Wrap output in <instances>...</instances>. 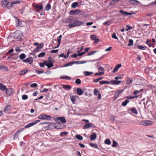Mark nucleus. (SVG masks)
<instances>
[{"label":"nucleus","instance_id":"nucleus-1","mask_svg":"<svg viewBox=\"0 0 156 156\" xmlns=\"http://www.w3.org/2000/svg\"><path fill=\"white\" fill-rule=\"evenodd\" d=\"M66 23H69L68 26L70 28L79 26L83 25L84 22L83 21L78 20L75 17H72L68 18L66 20Z\"/></svg>","mask_w":156,"mask_h":156},{"label":"nucleus","instance_id":"nucleus-2","mask_svg":"<svg viewBox=\"0 0 156 156\" xmlns=\"http://www.w3.org/2000/svg\"><path fill=\"white\" fill-rule=\"evenodd\" d=\"M20 0H16L12 2H8L6 0H4L2 1L1 3L3 7H8L9 5L10 4V7H12L13 5L20 4Z\"/></svg>","mask_w":156,"mask_h":156},{"label":"nucleus","instance_id":"nucleus-3","mask_svg":"<svg viewBox=\"0 0 156 156\" xmlns=\"http://www.w3.org/2000/svg\"><path fill=\"white\" fill-rule=\"evenodd\" d=\"M112 83V84L115 85H118L121 82V81L117 80H112L110 81V82L107 81L105 80H103L99 82V83L101 84H103L105 83L109 84L110 83Z\"/></svg>","mask_w":156,"mask_h":156},{"label":"nucleus","instance_id":"nucleus-4","mask_svg":"<svg viewBox=\"0 0 156 156\" xmlns=\"http://www.w3.org/2000/svg\"><path fill=\"white\" fill-rule=\"evenodd\" d=\"M38 118L41 120H48L51 119V116L49 115L42 114L39 115Z\"/></svg>","mask_w":156,"mask_h":156},{"label":"nucleus","instance_id":"nucleus-5","mask_svg":"<svg viewBox=\"0 0 156 156\" xmlns=\"http://www.w3.org/2000/svg\"><path fill=\"white\" fill-rule=\"evenodd\" d=\"M40 121V120H36L35 121H34L32 122L29 123L28 124H27V125L25 126H24V128H28L30 127H31V126L34 125L37 123L39 122Z\"/></svg>","mask_w":156,"mask_h":156},{"label":"nucleus","instance_id":"nucleus-6","mask_svg":"<svg viewBox=\"0 0 156 156\" xmlns=\"http://www.w3.org/2000/svg\"><path fill=\"white\" fill-rule=\"evenodd\" d=\"M90 127L95 128V126L93 123H90L88 124H86L83 126V129H87L89 128Z\"/></svg>","mask_w":156,"mask_h":156},{"label":"nucleus","instance_id":"nucleus-7","mask_svg":"<svg viewBox=\"0 0 156 156\" xmlns=\"http://www.w3.org/2000/svg\"><path fill=\"white\" fill-rule=\"evenodd\" d=\"M81 11L80 9H76L75 10H71L70 11L69 13L70 14L73 15H76L80 13Z\"/></svg>","mask_w":156,"mask_h":156},{"label":"nucleus","instance_id":"nucleus-8","mask_svg":"<svg viewBox=\"0 0 156 156\" xmlns=\"http://www.w3.org/2000/svg\"><path fill=\"white\" fill-rule=\"evenodd\" d=\"M22 61L24 62L28 63L30 64H31L33 62V60L32 57H29L25 60H23Z\"/></svg>","mask_w":156,"mask_h":156},{"label":"nucleus","instance_id":"nucleus-9","mask_svg":"<svg viewBox=\"0 0 156 156\" xmlns=\"http://www.w3.org/2000/svg\"><path fill=\"white\" fill-rule=\"evenodd\" d=\"M6 90V93L8 95H11L13 92L14 89L12 88H10L8 89L7 88V89Z\"/></svg>","mask_w":156,"mask_h":156},{"label":"nucleus","instance_id":"nucleus-10","mask_svg":"<svg viewBox=\"0 0 156 156\" xmlns=\"http://www.w3.org/2000/svg\"><path fill=\"white\" fill-rule=\"evenodd\" d=\"M123 91L122 90H118L114 94V100H115L116 99L119 94H121V93H122Z\"/></svg>","mask_w":156,"mask_h":156},{"label":"nucleus","instance_id":"nucleus-11","mask_svg":"<svg viewBox=\"0 0 156 156\" xmlns=\"http://www.w3.org/2000/svg\"><path fill=\"white\" fill-rule=\"evenodd\" d=\"M23 36V34L20 31H17L16 33L15 37L18 39H20Z\"/></svg>","mask_w":156,"mask_h":156},{"label":"nucleus","instance_id":"nucleus-12","mask_svg":"<svg viewBox=\"0 0 156 156\" xmlns=\"http://www.w3.org/2000/svg\"><path fill=\"white\" fill-rule=\"evenodd\" d=\"M121 66L122 65L121 64H118L116 66L112 71L113 73H115L121 67Z\"/></svg>","mask_w":156,"mask_h":156},{"label":"nucleus","instance_id":"nucleus-13","mask_svg":"<svg viewBox=\"0 0 156 156\" xmlns=\"http://www.w3.org/2000/svg\"><path fill=\"white\" fill-rule=\"evenodd\" d=\"M97 137V135L95 133H93L90 135V138L91 140H95Z\"/></svg>","mask_w":156,"mask_h":156},{"label":"nucleus","instance_id":"nucleus-14","mask_svg":"<svg viewBox=\"0 0 156 156\" xmlns=\"http://www.w3.org/2000/svg\"><path fill=\"white\" fill-rule=\"evenodd\" d=\"M10 105H8L5 108L4 112L6 113H9L10 111Z\"/></svg>","mask_w":156,"mask_h":156},{"label":"nucleus","instance_id":"nucleus-15","mask_svg":"<svg viewBox=\"0 0 156 156\" xmlns=\"http://www.w3.org/2000/svg\"><path fill=\"white\" fill-rule=\"evenodd\" d=\"M57 119L64 123H65L66 122V120L64 117H58L57 118Z\"/></svg>","mask_w":156,"mask_h":156},{"label":"nucleus","instance_id":"nucleus-16","mask_svg":"<svg viewBox=\"0 0 156 156\" xmlns=\"http://www.w3.org/2000/svg\"><path fill=\"white\" fill-rule=\"evenodd\" d=\"M35 7L36 8V10L38 11V9L41 10L43 9V7L41 5H36Z\"/></svg>","mask_w":156,"mask_h":156},{"label":"nucleus","instance_id":"nucleus-17","mask_svg":"<svg viewBox=\"0 0 156 156\" xmlns=\"http://www.w3.org/2000/svg\"><path fill=\"white\" fill-rule=\"evenodd\" d=\"M28 71V70L27 69L23 70L20 72L19 75H23L26 74Z\"/></svg>","mask_w":156,"mask_h":156},{"label":"nucleus","instance_id":"nucleus-18","mask_svg":"<svg viewBox=\"0 0 156 156\" xmlns=\"http://www.w3.org/2000/svg\"><path fill=\"white\" fill-rule=\"evenodd\" d=\"M6 89H7L6 86L0 83V90L4 91Z\"/></svg>","mask_w":156,"mask_h":156},{"label":"nucleus","instance_id":"nucleus-19","mask_svg":"<svg viewBox=\"0 0 156 156\" xmlns=\"http://www.w3.org/2000/svg\"><path fill=\"white\" fill-rule=\"evenodd\" d=\"M130 2L132 4L136 5H138L139 3V2L138 1L134 0H131Z\"/></svg>","mask_w":156,"mask_h":156},{"label":"nucleus","instance_id":"nucleus-20","mask_svg":"<svg viewBox=\"0 0 156 156\" xmlns=\"http://www.w3.org/2000/svg\"><path fill=\"white\" fill-rule=\"evenodd\" d=\"M62 87L63 88L67 90H69L71 88V86H70L66 85H63Z\"/></svg>","mask_w":156,"mask_h":156},{"label":"nucleus","instance_id":"nucleus-21","mask_svg":"<svg viewBox=\"0 0 156 156\" xmlns=\"http://www.w3.org/2000/svg\"><path fill=\"white\" fill-rule=\"evenodd\" d=\"M76 92L77 94L80 95H81L83 93V91L80 88H78L77 89Z\"/></svg>","mask_w":156,"mask_h":156},{"label":"nucleus","instance_id":"nucleus-22","mask_svg":"<svg viewBox=\"0 0 156 156\" xmlns=\"http://www.w3.org/2000/svg\"><path fill=\"white\" fill-rule=\"evenodd\" d=\"M43 46V44H40L38 47H37L36 48L34 49L35 52H38L39 50L41 49Z\"/></svg>","mask_w":156,"mask_h":156},{"label":"nucleus","instance_id":"nucleus-23","mask_svg":"<svg viewBox=\"0 0 156 156\" xmlns=\"http://www.w3.org/2000/svg\"><path fill=\"white\" fill-rule=\"evenodd\" d=\"M69 56V51L68 52V53L66 55H65L64 53H62L61 54L59 55V56L60 57H64L65 58H67Z\"/></svg>","mask_w":156,"mask_h":156},{"label":"nucleus","instance_id":"nucleus-24","mask_svg":"<svg viewBox=\"0 0 156 156\" xmlns=\"http://www.w3.org/2000/svg\"><path fill=\"white\" fill-rule=\"evenodd\" d=\"M89 145L91 147L93 148H95L96 149H97L98 148V146L97 145V144H94L93 143H91L89 144Z\"/></svg>","mask_w":156,"mask_h":156},{"label":"nucleus","instance_id":"nucleus-25","mask_svg":"<svg viewBox=\"0 0 156 156\" xmlns=\"http://www.w3.org/2000/svg\"><path fill=\"white\" fill-rule=\"evenodd\" d=\"M129 102V100L128 99H126L122 103V105L123 106H125Z\"/></svg>","mask_w":156,"mask_h":156},{"label":"nucleus","instance_id":"nucleus-26","mask_svg":"<svg viewBox=\"0 0 156 156\" xmlns=\"http://www.w3.org/2000/svg\"><path fill=\"white\" fill-rule=\"evenodd\" d=\"M83 73L84 75L86 76L90 75L93 73L92 72H89L88 71L84 72Z\"/></svg>","mask_w":156,"mask_h":156},{"label":"nucleus","instance_id":"nucleus-27","mask_svg":"<svg viewBox=\"0 0 156 156\" xmlns=\"http://www.w3.org/2000/svg\"><path fill=\"white\" fill-rule=\"evenodd\" d=\"M76 138L79 140H81L83 139V137L80 135H76L75 136Z\"/></svg>","mask_w":156,"mask_h":156},{"label":"nucleus","instance_id":"nucleus-28","mask_svg":"<svg viewBox=\"0 0 156 156\" xmlns=\"http://www.w3.org/2000/svg\"><path fill=\"white\" fill-rule=\"evenodd\" d=\"M26 57V55L24 53L21 54L19 56L20 58V59H23Z\"/></svg>","mask_w":156,"mask_h":156},{"label":"nucleus","instance_id":"nucleus-29","mask_svg":"<svg viewBox=\"0 0 156 156\" xmlns=\"http://www.w3.org/2000/svg\"><path fill=\"white\" fill-rule=\"evenodd\" d=\"M78 5V2H74L71 5V6L73 8L76 7Z\"/></svg>","mask_w":156,"mask_h":156},{"label":"nucleus","instance_id":"nucleus-30","mask_svg":"<svg viewBox=\"0 0 156 156\" xmlns=\"http://www.w3.org/2000/svg\"><path fill=\"white\" fill-rule=\"evenodd\" d=\"M98 70L100 72H103V74H104L105 73V70L103 67L100 66L99 67L98 69Z\"/></svg>","mask_w":156,"mask_h":156},{"label":"nucleus","instance_id":"nucleus-31","mask_svg":"<svg viewBox=\"0 0 156 156\" xmlns=\"http://www.w3.org/2000/svg\"><path fill=\"white\" fill-rule=\"evenodd\" d=\"M51 9V6L50 4H48L45 7V9L46 11H48Z\"/></svg>","mask_w":156,"mask_h":156},{"label":"nucleus","instance_id":"nucleus-32","mask_svg":"<svg viewBox=\"0 0 156 156\" xmlns=\"http://www.w3.org/2000/svg\"><path fill=\"white\" fill-rule=\"evenodd\" d=\"M61 79H65L67 80H71V78L70 77L68 76H61L60 77Z\"/></svg>","mask_w":156,"mask_h":156},{"label":"nucleus","instance_id":"nucleus-33","mask_svg":"<svg viewBox=\"0 0 156 156\" xmlns=\"http://www.w3.org/2000/svg\"><path fill=\"white\" fill-rule=\"evenodd\" d=\"M45 55V53L44 52H42L40 53L38 55V57L39 58H41L44 57Z\"/></svg>","mask_w":156,"mask_h":156},{"label":"nucleus","instance_id":"nucleus-34","mask_svg":"<svg viewBox=\"0 0 156 156\" xmlns=\"http://www.w3.org/2000/svg\"><path fill=\"white\" fill-rule=\"evenodd\" d=\"M112 142L113 144L112 145V146L113 147H115L117 146L118 144L117 142L116 141H115V140H113Z\"/></svg>","mask_w":156,"mask_h":156},{"label":"nucleus","instance_id":"nucleus-35","mask_svg":"<svg viewBox=\"0 0 156 156\" xmlns=\"http://www.w3.org/2000/svg\"><path fill=\"white\" fill-rule=\"evenodd\" d=\"M98 51H92L90 52L87 54L88 55L90 56L94 55L96 52H98Z\"/></svg>","mask_w":156,"mask_h":156},{"label":"nucleus","instance_id":"nucleus-36","mask_svg":"<svg viewBox=\"0 0 156 156\" xmlns=\"http://www.w3.org/2000/svg\"><path fill=\"white\" fill-rule=\"evenodd\" d=\"M130 110L131 111L133 112L135 114H137V111L136 109L134 108H131L130 109Z\"/></svg>","mask_w":156,"mask_h":156},{"label":"nucleus","instance_id":"nucleus-37","mask_svg":"<svg viewBox=\"0 0 156 156\" xmlns=\"http://www.w3.org/2000/svg\"><path fill=\"white\" fill-rule=\"evenodd\" d=\"M47 66L48 68V69H49L50 68L54 66L53 63H48Z\"/></svg>","mask_w":156,"mask_h":156},{"label":"nucleus","instance_id":"nucleus-38","mask_svg":"<svg viewBox=\"0 0 156 156\" xmlns=\"http://www.w3.org/2000/svg\"><path fill=\"white\" fill-rule=\"evenodd\" d=\"M105 144H107L108 145H109L111 144V142L109 139H106L105 140Z\"/></svg>","mask_w":156,"mask_h":156},{"label":"nucleus","instance_id":"nucleus-39","mask_svg":"<svg viewBox=\"0 0 156 156\" xmlns=\"http://www.w3.org/2000/svg\"><path fill=\"white\" fill-rule=\"evenodd\" d=\"M133 41L132 39H129V43L128 44V46H130L133 45Z\"/></svg>","mask_w":156,"mask_h":156},{"label":"nucleus","instance_id":"nucleus-40","mask_svg":"<svg viewBox=\"0 0 156 156\" xmlns=\"http://www.w3.org/2000/svg\"><path fill=\"white\" fill-rule=\"evenodd\" d=\"M147 44L148 45V46H149L150 47H151V46L153 47V46L154 45L153 43L150 42L148 40H147Z\"/></svg>","mask_w":156,"mask_h":156},{"label":"nucleus","instance_id":"nucleus-41","mask_svg":"<svg viewBox=\"0 0 156 156\" xmlns=\"http://www.w3.org/2000/svg\"><path fill=\"white\" fill-rule=\"evenodd\" d=\"M111 23V21L109 20H108L106 22H105L103 23V24L105 25L109 26L110 25Z\"/></svg>","mask_w":156,"mask_h":156},{"label":"nucleus","instance_id":"nucleus-42","mask_svg":"<svg viewBox=\"0 0 156 156\" xmlns=\"http://www.w3.org/2000/svg\"><path fill=\"white\" fill-rule=\"evenodd\" d=\"M75 83L78 84H80L81 83V80L79 79H76L75 80Z\"/></svg>","mask_w":156,"mask_h":156},{"label":"nucleus","instance_id":"nucleus-43","mask_svg":"<svg viewBox=\"0 0 156 156\" xmlns=\"http://www.w3.org/2000/svg\"><path fill=\"white\" fill-rule=\"evenodd\" d=\"M28 98L27 95H22V98L23 100H27Z\"/></svg>","mask_w":156,"mask_h":156},{"label":"nucleus","instance_id":"nucleus-44","mask_svg":"<svg viewBox=\"0 0 156 156\" xmlns=\"http://www.w3.org/2000/svg\"><path fill=\"white\" fill-rule=\"evenodd\" d=\"M61 39H60V38H58V40H57V41L58 42V45L56 47L53 48H57L60 45V42H61Z\"/></svg>","mask_w":156,"mask_h":156},{"label":"nucleus","instance_id":"nucleus-45","mask_svg":"<svg viewBox=\"0 0 156 156\" xmlns=\"http://www.w3.org/2000/svg\"><path fill=\"white\" fill-rule=\"evenodd\" d=\"M47 61L48 62V63H53L52 62L53 59L51 57H49L48 58Z\"/></svg>","mask_w":156,"mask_h":156},{"label":"nucleus","instance_id":"nucleus-46","mask_svg":"<svg viewBox=\"0 0 156 156\" xmlns=\"http://www.w3.org/2000/svg\"><path fill=\"white\" fill-rule=\"evenodd\" d=\"M137 47L138 49L141 50H144L145 49V47H144L141 45H138Z\"/></svg>","mask_w":156,"mask_h":156},{"label":"nucleus","instance_id":"nucleus-47","mask_svg":"<svg viewBox=\"0 0 156 156\" xmlns=\"http://www.w3.org/2000/svg\"><path fill=\"white\" fill-rule=\"evenodd\" d=\"M153 122L151 120H147V126H149L152 124Z\"/></svg>","mask_w":156,"mask_h":156},{"label":"nucleus","instance_id":"nucleus-48","mask_svg":"<svg viewBox=\"0 0 156 156\" xmlns=\"http://www.w3.org/2000/svg\"><path fill=\"white\" fill-rule=\"evenodd\" d=\"M35 71L36 73H37L38 74H39L43 73H44L43 70L39 71L37 70H35Z\"/></svg>","mask_w":156,"mask_h":156},{"label":"nucleus","instance_id":"nucleus-49","mask_svg":"<svg viewBox=\"0 0 156 156\" xmlns=\"http://www.w3.org/2000/svg\"><path fill=\"white\" fill-rule=\"evenodd\" d=\"M37 86V84L36 83H34L30 85V87H36Z\"/></svg>","mask_w":156,"mask_h":156},{"label":"nucleus","instance_id":"nucleus-50","mask_svg":"<svg viewBox=\"0 0 156 156\" xmlns=\"http://www.w3.org/2000/svg\"><path fill=\"white\" fill-rule=\"evenodd\" d=\"M58 51V50H51L50 51V52L51 53H57Z\"/></svg>","mask_w":156,"mask_h":156},{"label":"nucleus","instance_id":"nucleus-51","mask_svg":"<svg viewBox=\"0 0 156 156\" xmlns=\"http://www.w3.org/2000/svg\"><path fill=\"white\" fill-rule=\"evenodd\" d=\"M103 74V72H99L98 73H96L95 74V76H98V75H102Z\"/></svg>","mask_w":156,"mask_h":156},{"label":"nucleus","instance_id":"nucleus-52","mask_svg":"<svg viewBox=\"0 0 156 156\" xmlns=\"http://www.w3.org/2000/svg\"><path fill=\"white\" fill-rule=\"evenodd\" d=\"M126 27H128V28H126L125 29V30L126 31H128L130 29H133V28L132 27H129L128 25H127L126 26Z\"/></svg>","mask_w":156,"mask_h":156},{"label":"nucleus","instance_id":"nucleus-53","mask_svg":"<svg viewBox=\"0 0 156 156\" xmlns=\"http://www.w3.org/2000/svg\"><path fill=\"white\" fill-rule=\"evenodd\" d=\"M132 79H129L127 81L126 83L127 84H130L132 83Z\"/></svg>","mask_w":156,"mask_h":156},{"label":"nucleus","instance_id":"nucleus-54","mask_svg":"<svg viewBox=\"0 0 156 156\" xmlns=\"http://www.w3.org/2000/svg\"><path fill=\"white\" fill-rule=\"evenodd\" d=\"M112 37L113 38H114V39H118V37L116 36L115 34V33H114L113 34L112 36Z\"/></svg>","mask_w":156,"mask_h":156},{"label":"nucleus","instance_id":"nucleus-55","mask_svg":"<svg viewBox=\"0 0 156 156\" xmlns=\"http://www.w3.org/2000/svg\"><path fill=\"white\" fill-rule=\"evenodd\" d=\"M132 14V13H129V12H124L123 14L125 15V16H127V15H130Z\"/></svg>","mask_w":156,"mask_h":156},{"label":"nucleus","instance_id":"nucleus-56","mask_svg":"<svg viewBox=\"0 0 156 156\" xmlns=\"http://www.w3.org/2000/svg\"><path fill=\"white\" fill-rule=\"evenodd\" d=\"M62 134L66 135L68 134V133L66 131L61 132L60 134V136H62Z\"/></svg>","mask_w":156,"mask_h":156},{"label":"nucleus","instance_id":"nucleus-57","mask_svg":"<svg viewBox=\"0 0 156 156\" xmlns=\"http://www.w3.org/2000/svg\"><path fill=\"white\" fill-rule=\"evenodd\" d=\"M156 5V0L154 2H152V3H151L150 4H149L147 5H147L149 6L150 5Z\"/></svg>","mask_w":156,"mask_h":156},{"label":"nucleus","instance_id":"nucleus-58","mask_svg":"<svg viewBox=\"0 0 156 156\" xmlns=\"http://www.w3.org/2000/svg\"><path fill=\"white\" fill-rule=\"evenodd\" d=\"M98 92V90L97 89H94V94L95 95H96L97 94V93Z\"/></svg>","mask_w":156,"mask_h":156},{"label":"nucleus","instance_id":"nucleus-59","mask_svg":"<svg viewBox=\"0 0 156 156\" xmlns=\"http://www.w3.org/2000/svg\"><path fill=\"white\" fill-rule=\"evenodd\" d=\"M71 101H72V102H73V103H74L75 101V100H76L75 98L74 97H72L71 98Z\"/></svg>","mask_w":156,"mask_h":156},{"label":"nucleus","instance_id":"nucleus-60","mask_svg":"<svg viewBox=\"0 0 156 156\" xmlns=\"http://www.w3.org/2000/svg\"><path fill=\"white\" fill-rule=\"evenodd\" d=\"M112 47H109L108 48L106 49L105 50V51H111V50H112Z\"/></svg>","mask_w":156,"mask_h":156},{"label":"nucleus","instance_id":"nucleus-61","mask_svg":"<svg viewBox=\"0 0 156 156\" xmlns=\"http://www.w3.org/2000/svg\"><path fill=\"white\" fill-rule=\"evenodd\" d=\"M140 92H139L138 90H136L134 91L133 94L134 95H136L137 94H139Z\"/></svg>","mask_w":156,"mask_h":156},{"label":"nucleus","instance_id":"nucleus-62","mask_svg":"<svg viewBox=\"0 0 156 156\" xmlns=\"http://www.w3.org/2000/svg\"><path fill=\"white\" fill-rule=\"evenodd\" d=\"M24 129L23 128L17 130V131L16 132V134L20 133L21 132L22 130H23Z\"/></svg>","mask_w":156,"mask_h":156},{"label":"nucleus","instance_id":"nucleus-63","mask_svg":"<svg viewBox=\"0 0 156 156\" xmlns=\"http://www.w3.org/2000/svg\"><path fill=\"white\" fill-rule=\"evenodd\" d=\"M24 129L23 128L17 130V131L16 132V134L20 133L21 132L22 130H23Z\"/></svg>","mask_w":156,"mask_h":156},{"label":"nucleus","instance_id":"nucleus-64","mask_svg":"<svg viewBox=\"0 0 156 156\" xmlns=\"http://www.w3.org/2000/svg\"><path fill=\"white\" fill-rule=\"evenodd\" d=\"M141 124L142 125L146 126V121H144L141 122Z\"/></svg>","mask_w":156,"mask_h":156}]
</instances>
